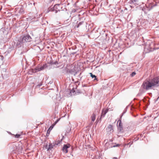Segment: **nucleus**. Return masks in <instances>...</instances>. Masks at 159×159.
Returning <instances> with one entry per match:
<instances>
[{
	"label": "nucleus",
	"instance_id": "nucleus-17",
	"mask_svg": "<svg viewBox=\"0 0 159 159\" xmlns=\"http://www.w3.org/2000/svg\"><path fill=\"white\" fill-rule=\"evenodd\" d=\"M136 74V73L134 72H132L131 74V75L132 76H134Z\"/></svg>",
	"mask_w": 159,
	"mask_h": 159
},
{
	"label": "nucleus",
	"instance_id": "nucleus-3",
	"mask_svg": "<svg viewBox=\"0 0 159 159\" xmlns=\"http://www.w3.org/2000/svg\"><path fill=\"white\" fill-rule=\"evenodd\" d=\"M32 38L29 35H24L23 38L22 42L23 43L30 42L31 41Z\"/></svg>",
	"mask_w": 159,
	"mask_h": 159
},
{
	"label": "nucleus",
	"instance_id": "nucleus-9",
	"mask_svg": "<svg viewBox=\"0 0 159 159\" xmlns=\"http://www.w3.org/2000/svg\"><path fill=\"white\" fill-rule=\"evenodd\" d=\"M19 13L21 14H23L24 13V11L23 8H21L19 11Z\"/></svg>",
	"mask_w": 159,
	"mask_h": 159
},
{
	"label": "nucleus",
	"instance_id": "nucleus-20",
	"mask_svg": "<svg viewBox=\"0 0 159 159\" xmlns=\"http://www.w3.org/2000/svg\"><path fill=\"white\" fill-rule=\"evenodd\" d=\"M66 70H67V72H70V70H69L68 69H67Z\"/></svg>",
	"mask_w": 159,
	"mask_h": 159
},
{
	"label": "nucleus",
	"instance_id": "nucleus-23",
	"mask_svg": "<svg viewBox=\"0 0 159 159\" xmlns=\"http://www.w3.org/2000/svg\"><path fill=\"white\" fill-rule=\"evenodd\" d=\"M8 39H7V40H4V41H5V42H6V41H7L8 40Z\"/></svg>",
	"mask_w": 159,
	"mask_h": 159
},
{
	"label": "nucleus",
	"instance_id": "nucleus-1",
	"mask_svg": "<svg viewBox=\"0 0 159 159\" xmlns=\"http://www.w3.org/2000/svg\"><path fill=\"white\" fill-rule=\"evenodd\" d=\"M159 85V77L154 78L153 79L144 82L142 85L143 88L147 90L152 89L153 87Z\"/></svg>",
	"mask_w": 159,
	"mask_h": 159
},
{
	"label": "nucleus",
	"instance_id": "nucleus-11",
	"mask_svg": "<svg viewBox=\"0 0 159 159\" xmlns=\"http://www.w3.org/2000/svg\"><path fill=\"white\" fill-rule=\"evenodd\" d=\"M75 90L73 89L70 92V95L71 96L72 95H75Z\"/></svg>",
	"mask_w": 159,
	"mask_h": 159
},
{
	"label": "nucleus",
	"instance_id": "nucleus-19",
	"mask_svg": "<svg viewBox=\"0 0 159 159\" xmlns=\"http://www.w3.org/2000/svg\"><path fill=\"white\" fill-rule=\"evenodd\" d=\"M112 159H118V158L116 157H114Z\"/></svg>",
	"mask_w": 159,
	"mask_h": 159
},
{
	"label": "nucleus",
	"instance_id": "nucleus-18",
	"mask_svg": "<svg viewBox=\"0 0 159 159\" xmlns=\"http://www.w3.org/2000/svg\"><path fill=\"white\" fill-rule=\"evenodd\" d=\"M42 85V83H40L37 86L38 87V86L39 87H40V86H41Z\"/></svg>",
	"mask_w": 159,
	"mask_h": 159
},
{
	"label": "nucleus",
	"instance_id": "nucleus-16",
	"mask_svg": "<svg viewBox=\"0 0 159 159\" xmlns=\"http://www.w3.org/2000/svg\"><path fill=\"white\" fill-rule=\"evenodd\" d=\"M20 135L19 134H16V135L15 137L16 138H19L20 137Z\"/></svg>",
	"mask_w": 159,
	"mask_h": 159
},
{
	"label": "nucleus",
	"instance_id": "nucleus-22",
	"mask_svg": "<svg viewBox=\"0 0 159 159\" xmlns=\"http://www.w3.org/2000/svg\"><path fill=\"white\" fill-rule=\"evenodd\" d=\"M49 132V130H48V131H47V133H48V134H49V133H50V132Z\"/></svg>",
	"mask_w": 159,
	"mask_h": 159
},
{
	"label": "nucleus",
	"instance_id": "nucleus-13",
	"mask_svg": "<svg viewBox=\"0 0 159 159\" xmlns=\"http://www.w3.org/2000/svg\"><path fill=\"white\" fill-rule=\"evenodd\" d=\"M83 23V22H80L79 23L78 25H77L76 26V28H78L80 25H81Z\"/></svg>",
	"mask_w": 159,
	"mask_h": 159
},
{
	"label": "nucleus",
	"instance_id": "nucleus-5",
	"mask_svg": "<svg viewBox=\"0 0 159 159\" xmlns=\"http://www.w3.org/2000/svg\"><path fill=\"white\" fill-rule=\"evenodd\" d=\"M70 145L69 144L64 145L62 148V150L63 152L65 153H67L68 152L67 149L69 148Z\"/></svg>",
	"mask_w": 159,
	"mask_h": 159
},
{
	"label": "nucleus",
	"instance_id": "nucleus-2",
	"mask_svg": "<svg viewBox=\"0 0 159 159\" xmlns=\"http://www.w3.org/2000/svg\"><path fill=\"white\" fill-rule=\"evenodd\" d=\"M125 113L124 112L122 113V115L120 116V119L118 121L117 125L118 127V129L120 130V131L123 129V125L121 121V118Z\"/></svg>",
	"mask_w": 159,
	"mask_h": 159
},
{
	"label": "nucleus",
	"instance_id": "nucleus-7",
	"mask_svg": "<svg viewBox=\"0 0 159 159\" xmlns=\"http://www.w3.org/2000/svg\"><path fill=\"white\" fill-rule=\"evenodd\" d=\"M48 146V145H46L45 148H47V150L48 151L50 150H51L53 148V147L54 146V145H52L51 143H49L48 148H47Z\"/></svg>",
	"mask_w": 159,
	"mask_h": 159
},
{
	"label": "nucleus",
	"instance_id": "nucleus-10",
	"mask_svg": "<svg viewBox=\"0 0 159 159\" xmlns=\"http://www.w3.org/2000/svg\"><path fill=\"white\" fill-rule=\"evenodd\" d=\"M96 116L95 114H93L91 117V120L92 121H94L95 120Z\"/></svg>",
	"mask_w": 159,
	"mask_h": 159
},
{
	"label": "nucleus",
	"instance_id": "nucleus-14",
	"mask_svg": "<svg viewBox=\"0 0 159 159\" xmlns=\"http://www.w3.org/2000/svg\"><path fill=\"white\" fill-rule=\"evenodd\" d=\"M90 76H91V77L93 78H96V76H95V75H93V74H92V73H90Z\"/></svg>",
	"mask_w": 159,
	"mask_h": 159
},
{
	"label": "nucleus",
	"instance_id": "nucleus-15",
	"mask_svg": "<svg viewBox=\"0 0 159 159\" xmlns=\"http://www.w3.org/2000/svg\"><path fill=\"white\" fill-rule=\"evenodd\" d=\"M53 128V126H51L48 129V130H49V132H50V131Z\"/></svg>",
	"mask_w": 159,
	"mask_h": 159
},
{
	"label": "nucleus",
	"instance_id": "nucleus-4",
	"mask_svg": "<svg viewBox=\"0 0 159 159\" xmlns=\"http://www.w3.org/2000/svg\"><path fill=\"white\" fill-rule=\"evenodd\" d=\"M46 67V65H43V66L40 67H36L35 68L34 70H33V72H36L41 71V70H43L44 68H45Z\"/></svg>",
	"mask_w": 159,
	"mask_h": 159
},
{
	"label": "nucleus",
	"instance_id": "nucleus-8",
	"mask_svg": "<svg viewBox=\"0 0 159 159\" xmlns=\"http://www.w3.org/2000/svg\"><path fill=\"white\" fill-rule=\"evenodd\" d=\"M107 129L110 131H113V127L112 125H110L107 128Z\"/></svg>",
	"mask_w": 159,
	"mask_h": 159
},
{
	"label": "nucleus",
	"instance_id": "nucleus-24",
	"mask_svg": "<svg viewBox=\"0 0 159 159\" xmlns=\"http://www.w3.org/2000/svg\"><path fill=\"white\" fill-rule=\"evenodd\" d=\"M56 63H57V62H54V63H52V64H56Z\"/></svg>",
	"mask_w": 159,
	"mask_h": 159
},
{
	"label": "nucleus",
	"instance_id": "nucleus-25",
	"mask_svg": "<svg viewBox=\"0 0 159 159\" xmlns=\"http://www.w3.org/2000/svg\"><path fill=\"white\" fill-rule=\"evenodd\" d=\"M138 0H134V2H136Z\"/></svg>",
	"mask_w": 159,
	"mask_h": 159
},
{
	"label": "nucleus",
	"instance_id": "nucleus-6",
	"mask_svg": "<svg viewBox=\"0 0 159 159\" xmlns=\"http://www.w3.org/2000/svg\"><path fill=\"white\" fill-rule=\"evenodd\" d=\"M108 111L107 109H103L102 113L101 118L104 117Z\"/></svg>",
	"mask_w": 159,
	"mask_h": 159
},
{
	"label": "nucleus",
	"instance_id": "nucleus-26",
	"mask_svg": "<svg viewBox=\"0 0 159 159\" xmlns=\"http://www.w3.org/2000/svg\"><path fill=\"white\" fill-rule=\"evenodd\" d=\"M57 12V10L56 11V13Z\"/></svg>",
	"mask_w": 159,
	"mask_h": 159
},
{
	"label": "nucleus",
	"instance_id": "nucleus-21",
	"mask_svg": "<svg viewBox=\"0 0 159 159\" xmlns=\"http://www.w3.org/2000/svg\"><path fill=\"white\" fill-rule=\"evenodd\" d=\"M119 146V144H117V145H116V146H114V147H118Z\"/></svg>",
	"mask_w": 159,
	"mask_h": 159
},
{
	"label": "nucleus",
	"instance_id": "nucleus-12",
	"mask_svg": "<svg viewBox=\"0 0 159 159\" xmlns=\"http://www.w3.org/2000/svg\"><path fill=\"white\" fill-rule=\"evenodd\" d=\"M60 5L59 4H57L55 5L54 7V9H57L59 10V8L58 7H59Z\"/></svg>",
	"mask_w": 159,
	"mask_h": 159
}]
</instances>
